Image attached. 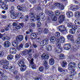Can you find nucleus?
<instances>
[{
	"mask_svg": "<svg viewBox=\"0 0 80 80\" xmlns=\"http://www.w3.org/2000/svg\"><path fill=\"white\" fill-rule=\"evenodd\" d=\"M16 40L18 42H22L23 40V36L22 35H20L18 36L16 38Z\"/></svg>",
	"mask_w": 80,
	"mask_h": 80,
	"instance_id": "obj_13",
	"label": "nucleus"
},
{
	"mask_svg": "<svg viewBox=\"0 0 80 80\" xmlns=\"http://www.w3.org/2000/svg\"><path fill=\"white\" fill-rule=\"evenodd\" d=\"M77 26L76 25L72 26V28L71 29L69 30V33H70V34H74V33H75V32H76L75 30H77Z\"/></svg>",
	"mask_w": 80,
	"mask_h": 80,
	"instance_id": "obj_6",
	"label": "nucleus"
},
{
	"mask_svg": "<svg viewBox=\"0 0 80 80\" xmlns=\"http://www.w3.org/2000/svg\"><path fill=\"white\" fill-rule=\"evenodd\" d=\"M1 78H0V80H4L5 79H7V76H6L1 75Z\"/></svg>",
	"mask_w": 80,
	"mask_h": 80,
	"instance_id": "obj_45",
	"label": "nucleus"
},
{
	"mask_svg": "<svg viewBox=\"0 0 80 80\" xmlns=\"http://www.w3.org/2000/svg\"><path fill=\"white\" fill-rule=\"evenodd\" d=\"M74 15L76 18H80V12L77 11L75 12Z\"/></svg>",
	"mask_w": 80,
	"mask_h": 80,
	"instance_id": "obj_33",
	"label": "nucleus"
},
{
	"mask_svg": "<svg viewBox=\"0 0 80 80\" xmlns=\"http://www.w3.org/2000/svg\"><path fill=\"white\" fill-rule=\"evenodd\" d=\"M49 63L50 65H53L55 63V61L53 58H50L49 60Z\"/></svg>",
	"mask_w": 80,
	"mask_h": 80,
	"instance_id": "obj_32",
	"label": "nucleus"
},
{
	"mask_svg": "<svg viewBox=\"0 0 80 80\" xmlns=\"http://www.w3.org/2000/svg\"><path fill=\"white\" fill-rule=\"evenodd\" d=\"M58 69L60 72L62 73V74H65V71L61 67H59Z\"/></svg>",
	"mask_w": 80,
	"mask_h": 80,
	"instance_id": "obj_26",
	"label": "nucleus"
},
{
	"mask_svg": "<svg viewBox=\"0 0 80 80\" xmlns=\"http://www.w3.org/2000/svg\"><path fill=\"white\" fill-rule=\"evenodd\" d=\"M36 26V25L35 23H32L31 24V28H32V29H35V27Z\"/></svg>",
	"mask_w": 80,
	"mask_h": 80,
	"instance_id": "obj_43",
	"label": "nucleus"
},
{
	"mask_svg": "<svg viewBox=\"0 0 80 80\" xmlns=\"http://www.w3.org/2000/svg\"><path fill=\"white\" fill-rule=\"evenodd\" d=\"M27 50L26 49L23 51L22 52V54L23 55H25L27 54Z\"/></svg>",
	"mask_w": 80,
	"mask_h": 80,
	"instance_id": "obj_56",
	"label": "nucleus"
},
{
	"mask_svg": "<svg viewBox=\"0 0 80 80\" xmlns=\"http://www.w3.org/2000/svg\"><path fill=\"white\" fill-rule=\"evenodd\" d=\"M75 42L76 43H80V34L78 36V38L76 39Z\"/></svg>",
	"mask_w": 80,
	"mask_h": 80,
	"instance_id": "obj_37",
	"label": "nucleus"
},
{
	"mask_svg": "<svg viewBox=\"0 0 80 80\" xmlns=\"http://www.w3.org/2000/svg\"><path fill=\"white\" fill-rule=\"evenodd\" d=\"M24 47L25 48H28L29 47V44L27 43L25 44Z\"/></svg>",
	"mask_w": 80,
	"mask_h": 80,
	"instance_id": "obj_64",
	"label": "nucleus"
},
{
	"mask_svg": "<svg viewBox=\"0 0 80 80\" xmlns=\"http://www.w3.org/2000/svg\"><path fill=\"white\" fill-rule=\"evenodd\" d=\"M55 14L56 15H57V16L60 15V11L58 10H56L55 12Z\"/></svg>",
	"mask_w": 80,
	"mask_h": 80,
	"instance_id": "obj_49",
	"label": "nucleus"
},
{
	"mask_svg": "<svg viewBox=\"0 0 80 80\" xmlns=\"http://www.w3.org/2000/svg\"><path fill=\"white\" fill-rule=\"evenodd\" d=\"M75 23L79 27H80V19H76L75 21Z\"/></svg>",
	"mask_w": 80,
	"mask_h": 80,
	"instance_id": "obj_34",
	"label": "nucleus"
},
{
	"mask_svg": "<svg viewBox=\"0 0 80 80\" xmlns=\"http://www.w3.org/2000/svg\"><path fill=\"white\" fill-rule=\"evenodd\" d=\"M4 74V71L2 69H0V75H3Z\"/></svg>",
	"mask_w": 80,
	"mask_h": 80,
	"instance_id": "obj_59",
	"label": "nucleus"
},
{
	"mask_svg": "<svg viewBox=\"0 0 80 80\" xmlns=\"http://www.w3.org/2000/svg\"><path fill=\"white\" fill-rule=\"evenodd\" d=\"M59 57L60 59L62 60L65 58V56L63 54H60L59 56Z\"/></svg>",
	"mask_w": 80,
	"mask_h": 80,
	"instance_id": "obj_48",
	"label": "nucleus"
},
{
	"mask_svg": "<svg viewBox=\"0 0 80 80\" xmlns=\"http://www.w3.org/2000/svg\"><path fill=\"white\" fill-rule=\"evenodd\" d=\"M13 58V56L11 54L9 55L8 56L7 59L8 60H12Z\"/></svg>",
	"mask_w": 80,
	"mask_h": 80,
	"instance_id": "obj_38",
	"label": "nucleus"
},
{
	"mask_svg": "<svg viewBox=\"0 0 80 80\" xmlns=\"http://www.w3.org/2000/svg\"><path fill=\"white\" fill-rule=\"evenodd\" d=\"M67 65V63L65 61H64L62 62V67H65V66Z\"/></svg>",
	"mask_w": 80,
	"mask_h": 80,
	"instance_id": "obj_46",
	"label": "nucleus"
},
{
	"mask_svg": "<svg viewBox=\"0 0 80 80\" xmlns=\"http://www.w3.org/2000/svg\"><path fill=\"white\" fill-rule=\"evenodd\" d=\"M78 7L77 5H70L68 7V8L69 10L75 12V11H77L78 10Z\"/></svg>",
	"mask_w": 80,
	"mask_h": 80,
	"instance_id": "obj_4",
	"label": "nucleus"
},
{
	"mask_svg": "<svg viewBox=\"0 0 80 80\" xmlns=\"http://www.w3.org/2000/svg\"><path fill=\"white\" fill-rule=\"evenodd\" d=\"M8 64H5L3 65V68L4 70H7L9 68L10 69V71L13 72L15 70V67L14 66H10L8 68Z\"/></svg>",
	"mask_w": 80,
	"mask_h": 80,
	"instance_id": "obj_1",
	"label": "nucleus"
},
{
	"mask_svg": "<svg viewBox=\"0 0 80 80\" xmlns=\"http://www.w3.org/2000/svg\"><path fill=\"white\" fill-rule=\"evenodd\" d=\"M52 46L50 45H48L46 47L45 49L46 51H51L52 50Z\"/></svg>",
	"mask_w": 80,
	"mask_h": 80,
	"instance_id": "obj_29",
	"label": "nucleus"
},
{
	"mask_svg": "<svg viewBox=\"0 0 80 80\" xmlns=\"http://www.w3.org/2000/svg\"><path fill=\"white\" fill-rule=\"evenodd\" d=\"M68 39L72 42L73 41V36L71 34H69L67 36Z\"/></svg>",
	"mask_w": 80,
	"mask_h": 80,
	"instance_id": "obj_27",
	"label": "nucleus"
},
{
	"mask_svg": "<svg viewBox=\"0 0 80 80\" xmlns=\"http://www.w3.org/2000/svg\"><path fill=\"white\" fill-rule=\"evenodd\" d=\"M40 15H41V17H42V18H44V17H45V14H44L43 12H41L40 14Z\"/></svg>",
	"mask_w": 80,
	"mask_h": 80,
	"instance_id": "obj_60",
	"label": "nucleus"
},
{
	"mask_svg": "<svg viewBox=\"0 0 80 80\" xmlns=\"http://www.w3.org/2000/svg\"><path fill=\"white\" fill-rule=\"evenodd\" d=\"M63 48L64 50H69L71 48V46L69 44H66L64 45Z\"/></svg>",
	"mask_w": 80,
	"mask_h": 80,
	"instance_id": "obj_15",
	"label": "nucleus"
},
{
	"mask_svg": "<svg viewBox=\"0 0 80 80\" xmlns=\"http://www.w3.org/2000/svg\"><path fill=\"white\" fill-rule=\"evenodd\" d=\"M7 64V65H9V62L8 61L5 60H2L0 61V65H4Z\"/></svg>",
	"mask_w": 80,
	"mask_h": 80,
	"instance_id": "obj_16",
	"label": "nucleus"
},
{
	"mask_svg": "<svg viewBox=\"0 0 80 80\" xmlns=\"http://www.w3.org/2000/svg\"><path fill=\"white\" fill-rule=\"evenodd\" d=\"M16 17L19 19H22L23 18V16L21 12H18L16 14Z\"/></svg>",
	"mask_w": 80,
	"mask_h": 80,
	"instance_id": "obj_24",
	"label": "nucleus"
},
{
	"mask_svg": "<svg viewBox=\"0 0 80 80\" xmlns=\"http://www.w3.org/2000/svg\"><path fill=\"white\" fill-rule=\"evenodd\" d=\"M55 36L56 37H57L58 38L60 36V33L58 32H57L55 33Z\"/></svg>",
	"mask_w": 80,
	"mask_h": 80,
	"instance_id": "obj_51",
	"label": "nucleus"
},
{
	"mask_svg": "<svg viewBox=\"0 0 80 80\" xmlns=\"http://www.w3.org/2000/svg\"><path fill=\"white\" fill-rule=\"evenodd\" d=\"M9 52L12 54H15L17 52V50L14 48H12L10 49Z\"/></svg>",
	"mask_w": 80,
	"mask_h": 80,
	"instance_id": "obj_20",
	"label": "nucleus"
},
{
	"mask_svg": "<svg viewBox=\"0 0 80 80\" xmlns=\"http://www.w3.org/2000/svg\"><path fill=\"white\" fill-rule=\"evenodd\" d=\"M49 32V30L47 28H45L43 30V33L44 34H48Z\"/></svg>",
	"mask_w": 80,
	"mask_h": 80,
	"instance_id": "obj_44",
	"label": "nucleus"
},
{
	"mask_svg": "<svg viewBox=\"0 0 80 80\" xmlns=\"http://www.w3.org/2000/svg\"><path fill=\"white\" fill-rule=\"evenodd\" d=\"M3 45L6 48H8L11 45L10 42L8 41H5L3 43Z\"/></svg>",
	"mask_w": 80,
	"mask_h": 80,
	"instance_id": "obj_18",
	"label": "nucleus"
},
{
	"mask_svg": "<svg viewBox=\"0 0 80 80\" xmlns=\"http://www.w3.org/2000/svg\"><path fill=\"white\" fill-rule=\"evenodd\" d=\"M65 17L64 15H61L59 17L58 20L59 23H62L65 20Z\"/></svg>",
	"mask_w": 80,
	"mask_h": 80,
	"instance_id": "obj_12",
	"label": "nucleus"
},
{
	"mask_svg": "<svg viewBox=\"0 0 80 80\" xmlns=\"http://www.w3.org/2000/svg\"><path fill=\"white\" fill-rule=\"evenodd\" d=\"M38 33L40 34L41 33H42L43 32V29L42 28H39L38 30Z\"/></svg>",
	"mask_w": 80,
	"mask_h": 80,
	"instance_id": "obj_58",
	"label": "nucleus"
},
{
	"mask_svg": "<svg viewBox=\"0 0 80 80\" xmlns=\"http://www.w3.org/2000/svg\"><path fill=\"white\" fill-rule=\"evenodd\" d=\"M77 64L74 62H70L69 64L68 69L70 70L76 67Z\"/></svg>",
	"mask_w": 80,
	"mask_h": 80,
	"instance_id": "obj_9",
	"label": "nucleus"
},
{
	"mask_svg": "<svg viewBox=\"0 0 80 80\" xmlns=\"http://www.w3.org/2000/svg\"><path fill=\"white\" fill-rule=\"evenodd\" d=\"M37 27H41V22H40V16H37Z\"/></svg>",
	"mask_w": 80,
	"mask_h": 80,
	"instance_id": "obj_17",
	"label": "nucleus"
},
{
	"mask_svg": "<svg viewBox=\"0 0 80 80\" xmlns=\"http://www.w3.org/2000/svg\"><path fill=\"white\" fill-rule=\"evenodd\" d=\"M49 57L48 54L46 53H43L41 55L42 58L44 60H47L48 59Z\"/></svg>",
	"mask_w": 80,
	"mask_h": 80,
	"instance_id": "obj_14",
	"label": "nucleus"
},
{
	"mask_svg": "<svg viewBox=\"0 0 80 80\" xmlns=\"http://www.w3.org/2000/svg\"><path fill=\"white\" fill-rule=\"evenodd\" d=\"M24 22H28L29 21V18L28 16H25L24 19Z\"/></svg>",
	"mask_w": 80,
	"mask_h": 80,
	"instance_id": "obj_41",
	"label": "nucleus"
},
{
	"mask_svg": "<svg viewBox=\"0 0 80 80\" xmlns=\"http://www.w3.org/2000/svg\"><path fill=\"white\" fill-rule=\"evenodd\" d=\"M58 41L56 43V45L57 47H61V42H60V41L58 40Z\"/></svg>",
	"mask_w": 80,
	"mask_h": 80,
	"instance_id": "obj_50",
	"label": "nucleus"
},
{
	"mask_svg": "<svg viewBox=\"0 0 80 80\" xmlns=\"http://www.w3.org/2000/svg\"><path fill=\"white\" fill-rule=\"evenodd\" d=\"M47 13L49 15L51 16V19L52 21H53V22H55L56 21H57V20H58V18L57 17L55 16V15H53V12L50 11H49Z\"/></svg>",
	"mask_w": 80,
	"mask_h": 80,
	"instance_id": "obj_2",
	"label": "nucleus"
},
{
	"mask_svg": "<svg viewBox=\"0 0 80 80\" xmlns=\"http://www.w3.org/2000/svg\"><path fill=\"white\" fill-rule=\"evenodd\" d=\"M10 24H7V27L5 29V30L6 31H8V30H9V28H10Z\"/></svg>",
	"mask_w": 80,
	"mask_h": 80,
	"instance_id": "obj_54",
	"label": "nucleus"
},
{
	"mask_svg": "<svg viewBox=\"0 0 80 80\" xmlns=\"http://www.w3.org/2000/svg\"><path fill=\"white\" fill-rule=\"evenodd\" d=\"M14 9H15V7H14V6H12L10 8L11 13H15V11H14Z\"/></svg>",
	"mask_w": 80,
	"mask_h": 80,
	"instance_id": "obj_40",
	"label": "nucleus"
},
{
	"mask_svg": "<svg viewBox=\"0 0 80 80\" xmlns=\"http://www.w3.org/2000/svg\"><path fill=\"white\" fill-rule=\"evenodd\" d=\"M65 38L63 37V36H61L59 38V39L58 38H57L56 40H65Z\"/></svg>",
	"mask_w": 80,
	"mask_h": 80,
	"instance_id": "obj_57",
	"label": "nucleus"
},
{
	"mask_svg": "<svg viewBox=\"0 0 80 80\" xmlns=\"http://www.w3.org/2000/svg\"><path fill=\"white\" fill-rule=\"evenodd\" d=\"M39 72H43V70H44V68H43V67H40L39 68Z\"/></svg>",
	"mask_w": 80,
	"mask_h": 80,
	"instance_id": "obj_52",
	"label": "nucleus"
},
{
	"mask_svg": "<svg viewBox=\"0 0 80 80\" xmlns=\"http://www.w3.org/2000/svg\"><path fill=\"white\" fill-rule=\"evenodd\" d=\"M48 43V41L47 39H44L40 43V45L41 47L45 46V45H47Z\"/></svg>",
	"mask_w": 80,
	"mask_h": 80,
	"instance_id": "obj_11",
	"label": "nucleus"
},
{
	"mask_svg": "<svg viewBox=\"0 0 80 80\" xmlns=\"http://www.w3.org/2000/svg\"><path fill=\"white\" fill-rule=\"evenodd\" d=\"M33 32V30L32 29H29L28 31H26V33L27 35H28V34H30V33H32Z\"/></svg>",
	"mask_w": 80,
	"mask_h": 80,
	"instance_id": "obj_39",
	"label": "nucleus"
},
{
	"mask_svg": "<svg viewBox=\"0 0 80 80\" xmlns=\"http://www.w3.org/2000/svg\"><path fill=\"white\" fill-rule=\"evenodd\" d=\"M67 15L68 17H70L73 16V13L72 12H68L67 13Z\"/></svg>",
	"mask_w": 80,
	"mask_h": 80,
	"instance_id": "obj_35",
	"label": "nucleus"
},
{
	"mask_svg": "<svg viewBox=\"0 0 80 80\" xmlns=\"http://www.w3.org/2000/svg\"><path fill=\"white\" fill-rule=\"evenodd\" d=\"M4 55V52L3 51H0V57H3Z\"/></svg>",
	"mask_w": 80,
	"mask_h": 80,
	"instance_id": "obj_61",
	"label": "nucleus"
},
{
	"mask_svg": "<svg viewBox=\"0 0 80 80\" xmlns=\"http://www.w3.org/2000/svg\"><path fill=\"white\" fill-rule=\"evenodd\" d=\"M24 64H25V62L22 60H20L18 61V64L19 67H22L23 66H25Z\"/></svg>",
	"mask_w": 80,
	"mask_h": 80,
	"instance_id": "obj_22",
	"label": "nucleus"
},
{
	"mask_svg": "<svg viewBox=\"0 0 80 80\" xmlns=\"http://www.w3.org/2000/svg\"><path fill=\"white\" fill-rule=\"evenodd\" d=\"M31 61V68H32V69H35L36 68V66L33 63V58H32L30 60Z\"/></svg>",
	"mask_w": 80,
	"mask_h": 80,
	"instance_id": "obj_23",
	"label": "nucleus"
},
{
	"mask_svg": "<svg viewBox=\"0 0 80 80\" xmlns=\"http://www.w3.org/2000/svg\"><path fill=\"white\" fill-rule=\"evenodd\" d=\"M0 2L2 3H6L7 0H0Z\"/></svg>",
	"mask_w": 80,
	"mask_h": 80,
	"instance_id": "obj_62",
	"label": "nucleus"
},
{
	"mask_svg": "<svg viewBox=\"0 0 80 80\" xmlns=\"http://www.w3.org/2000/svg\"><path fill=\"white\" fill-rule=\"evenodd\" d=\"M30 15L31 16L30 20L31 22H35V21H36V20H37V16H39L38 15H35V14L32 13H30Z\"/></svg>",
	"mask_w": 80,
	"mask_h": 80,
	"instance_id": "obj_5",
	"label": "nucleus"
},
{
	"mask_svg": "<svg viewBox=\"0 0 80 80\" xmlns=\"http://www.w3.org/2000/svg\"><path fill=\"white\" fill-rule=\"evenodd\" d=\"M54 5L56 7L58 8H59L60 9L62 10L64 9V6L62 4H60V3H56L54 4Z\"/></svg>",
	"mask_w": 80,
	"mask_h": 80,
	"instance_id": "obj_7",
	"label": "nucleus"
},
{
	"mask_svg": "<svg viewBox=\"0 0 80 80\" xmlns=\"http://www.w3.org/2000/svg\"><path fill=\"white\" fill-rule=\"evenodd\" d=\"M55 50L57 53H61L62 51V48L61 47H57L55 48Z\"/></svg>",
	"mask_w": 80,
	"mask_h": 80,
	"instance_id": "obj_25",
	"label": "nucleus"
},
{
	"mask_svg": "<svg viewBox=\"0 0 80 80\" xmlns=\"http://www.w3.org/2000/svg\"><path fill=\"white\" fill-rule=\"evenodd\" d=\"M0 38L2 39L3 41H5V40L9 39V37L8 36H6L5 34H0Z\"/></svg>",
	"mask_w": 80,
	"mask_h": 80,
	"instance_id": "obj_10",
	"label": "nucleus"
},
{
	"mask_svg": "<svg viewBox=\"0 0 80 80\" xmlns=\"http://www.w3.org/2000/svg\"><path fill=\"white\" fill-rule=\"evenodd\" d=\"M41 41V38L40 37H38L36 39V41L38 43H40V42Z\"/></svg>",
	"mask_w": 80,
	"mask_h": 80,
	"instance_id": "obj_53",
	"label": "nucleus"
},
{
	"mask_svg": "<svg viewBox=\"0 0 80 80\" xmlns=\"http://www.w3.org/2000/svg\"><path fill=\"white\" fill-rule=\"evenodd\" d=\"M27 53L29 54L28 60L29 62H30V60H31V57L32 55V53H33V52H32V49H30L29 50H27Z\"/></svg>",
	"mask_w": 80,
	"mask_h": 80,
	"instance_id": "obj_8",
	"label": "nucleus"
},
{
	"mask_svg": "<svg viewBox=\"0 0 80 80\" xmlns=\"http://www.w3.org/2000/svg\"><path fill=\"white\" fill-rule=\"evenodd\" d=\"M43 65H44L45 68V69H46V70H47V69L49 68L48 65V62H47V61L46 60L43 61Z\"/></svg>",
	"mask_w": 80,
	"mask_h": 80,
	"instance_id": "obj_21",
	"label": "nucleus"
},
{
	"mask_svg": "<svg viewBox=\"0 0 80 80\" xmlns=\"http://www.w3.org/2000/svg\"><path fill=\"white\" fill-rule=\"evenodd\" d=\"M11 18L12 19H15L17 17V14L14 13H11Z\"/></svg>",
	"mask_w": 80,
	"mask_h": 80,
	"instance_id": "obj_42",
	"label": "nucleus"
},
{
	"mask_svg": "<svg viewBox=\"0 0 80 80\" xmlns=\"http://www.w3.org/2000/svg\"><path fill=\"white\" fill-rule=\"evenodd\" d=\"M12 45L13 47H17L18 45V42L16 40L13 41L12 43Z\"/></svg>",
	"mask_w": 80,
	"mask_h": 80,
	"instance_id": "obj_28",
	"label": "nucleus"
},
{
	"mask_svg": "<svg viewBox=\"0 0 80 80\" xmlns=\"http://www.w3.org/2000/svg\"><path fill=\"white\" fill-rule=\"evenodd\" d=\"M74 25H73L72 23L70 22H69L68 23V27H69V28H71V27L72 28V26H73Z\"/></svg>",
	"mask_w": 80,
	"mask_h": 80,
	"instance_id": "obj_55",
	"label": "nucleus"
},
{
	"mask_svg": "<svg viewBox=\"0 0 80 80\" xmlns=\"http://www.w3.org/2000/svg\"><path fill=\"white\" fill-rule=\"evenodd\" d=\"M1 7L2 9L5 10H8V6L5 4H3V5H2Z\"/></svg>",
	"mask_w": 80,
	"mask_h": 80,
	"instance_id": "obj_31",
	"label": "nucleus"
},
{
	"mask_svg": "<svg viewBox=\"0 0 80 80\" xmlns=\"http://www.w3.org/2000/svg\"><path fill=\"white\" fill-rule=\"evenodd\" d=\"M59 30L61 31L62 34H66L67 32V29L65 26L63 25H61L59 27Z\"/></svg>",
	"mask_w": 80,
	"mask_h": 80,
	"instance_id": "obj_3",
	"label": "nucleus"
},
{
	"mask_svg": "<svg viewBox=\"0 0 80 80\" xmlns=\"http://www.w3.org/2000/svg\"><path fill=\"white\" fill-rule=\"evenodd\" d=\"M50 40L51 42L53 43V42H55V40H56V38L53 36H52L50 37Z\"/></svg>",
	"mask_w": 80,
	"mask_h": 80,
	"instance_id": "obj_30",
	"label": "nucleus"
},
{
	"mask_svg": "<svg viewBox=\"0 0 80 80\" xmlns=\"http://www.w3.org/2000/svg\"><path fill=\"white\" fill-rule=\"evenodd\" d=\"M15 28L16 29H17V30H18V29H20L21 28V26H20L19 25H17L15 26Z\"/></svg>",
	"mask_w": 80,
	"mask_h": 80,
	"instance_id": "obj_63",
	"label": "nucleus"
},
{
	"mask_svg": "<svg viewBox=\"0 0 80 80\" xmlns=\"http://www.w3.org/2000/svg\"><path fill=\"white\" fill-rule=\"evenodd\" d=\"M21 67H22L20 68V70L21 72L25 71L26 69H27V66H26V65L23 66Z\"/></svg>",
	"mask_w": 80,
	"mask_h": 80,
	"instance_id": "obj_36",
	"label": "nucleus"
},
{
	"mask_svg": "<svg viewBox=\"0 0 80 80\" xmlns=\"http://www.w3.org/2000/svg\"><path fill=\"white\" fill-rule=\"evenodd\" d=\"M72 76H75V75H76V72H75V70L74 69H72L71 71V73Z\"/></svg>",
	"mask_w": 80,
	"mask_h": 80,
	"instance_id": "obj_47",
	"label": "nucleus"
},
{
	"mask_svg": "<svg viewBox=\"0 0 80 80\" xmlns=\"http://www.w3.org/2000/svg\"><path fill=\"white\" fill-rule=\"evenodd\" d=\"M37 35H38L37 33H32L30 35L31 39H36L37 38Z\"/></svg>",
	"mask_w": 80,
	"mask_h": 80,
	"instance_id": "obj_19",
	"label": "nucleus"
}]
</instances>
